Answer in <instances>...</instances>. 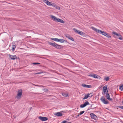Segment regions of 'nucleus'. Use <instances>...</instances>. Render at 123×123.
<instances>
[{
    "instance_id": "nucleus-1",
    "label": "nucleus",
    "mask_w": 123,
    "mask_h": 123,
    "mask_svg": "<svg viewBox=\"0 0 123 123\" xmlns=\"http://www.w3.org/2000/svg\"><path fill=\"white\" fill-rule=\"evenodd\" d=\"M91 28L93 30L101 34L108 38H110L111 37V36L109 35L108 33L104 31H102L94 27H92Z\"/></svg>"
},
{
    "instance_id": "nucleus-2",
    "label": "nucleus",
    "mask_w": 123,
    "mask_h": 123,
    "mask_svg": "<svg viewBox=\"0 0 123 123\" xmlns=\"http://www.w3.org/2000/svg\"><path fill=\"white\" fill-rule=\"evenodd\" d=\"M50 16L52 18V20L55 22H58L63 24L64 23H65L64 22L63 20L57 18L53 15H51Z\"/></svg>"
},
{
    "instance_id": "nucleus-3",
    "label": "nucleus",
    "mask_w": 123,
    "mask_h": 123,
    "mask_svg": "<svg viewBox=\"0 0 123 123\" xmlns=\"http://www.w3.org/2000/svg\"><path fill=\"white\" fill-rule=\"evenodd\" d=\"M22 94V92L21 90H19L16 98L18 99H20L21 98Z\"/></svg>"
},
{
    "instance_id": "nucleus-4",
    "label": "nucleus",
    "mask_w": 123,
    "mask_h": 123,
    "mask_svg": "<svg viewBox=\"0 0 123 123\" xmlns=\"http://www.w3.org/2000/svg\"><path fill=\"white\" fill-rule=\"evenodd\" d=\"M49 43L50 45L52 46L57 49H59L61 47V45H58L56 43H53L50 42Z\"/></svg>"
},
{
    "instance_id": "nucleus-5",
    "label": "nucleus",
    "mask_w": 123,
    "mask_h": 123,
    "mask_svg": "<svg viewBox=\"0 0 123 123\" xmlns=\"http://www.w3.org/2000/svg\"><path fill=\"white\" fill-rule=\"evenodd\" d=\"M101 101L104 104H108L109 102L107 100H106L103 96L102 97L100 98Z\"/></svg>"
},
{
    "instance_id": "nucleus-6",
    "label": "nucleus",
    "mask_w": 123,
    "mask_h": 123,
    "mask_svg": "<svg viewBox=\"0 0 123 123\" xmlns=\"http://www.w3.org/2000/svg\"><path fill=\"white\" fill-rule=\"evenodd\" d=\"M73 30L74 31L78 33L80 35H83V33L82 31H80L78 30H77L75 28L73 29Z\"/></svg>"
},
{
    "instance_id": "nucleus-7",
    "label": "nucleus",
    "mask_w": 123,
    "mask_h": 123,
    "mask_svg": "<svg viewBox=\"0 0 123 123\" xmlns=\"http://www.w3.org/2000/svg\"><path fill=\"white\" fill-rule=\"evenodd\" d=\"M38 118L42 121H45L48 120V118L47 117L41 116L39 117Z\"/></svg>"
},
{
    "instance_id": "nucleus-8",
    "label": "nucleus",
    "mask_w": 123,
    "mask_h": 123,
    "mask_svg": "<svg viewBox=\"0 0 123 123\" xmlns=\"http://www.w3.org/2000/svg\"><path fill=\"white\" fill-rule=\"evenodd\" d=\"M89 103L87 101L85 102L83 104H82L80 105V107L81 108H83L85 107L87 105H89Z\"/></svg>"
},
{
    "instance_id": "nucleus-9",
    "label": "nucleus",
    "mask_w": 123,
    "mask_h": 123,
    "mask_svg": "<svg viewBox=\"0 0 123 123\" xmlns=\"http://www.w3.org/2000/svg\"><path fill=\"white\" fill-rule=\"evenodd\" d=\"M106 98L109 101H111L112 99L110 98V95L108 93V91H107V92L106 94Z\"/></svg>"
},
{
    "instance_id": "nucleus-10",
    "label": "nucleus",
    "mask_w": 123,
    "mask_h": 123,
    "mask_svg": "<svg viewBox=\"0 0 123 123\" xmlns=\"http://www.w3.org/2000/svg\"><path fill=\"white\" fill-rule=\"evenodd\" d=\"M43 2H45L47 5L50 6L51 2H49L47 0H43Z\"/></svg>"
},
{
    "instance_id": "nucleus-11",
    "label": "nucleus",
    "mask_w": 123,
    "mask_h": 123,
    "mask_svg": "<svg viewBox=\"0 0 123 123\" xmlns=\"http://www.w3.org/2000/svg\"><path fill=\"white\" fill-rule=\"evenodd\" d=\"M9 57L12 60H14L17 58V57L16 55H10Z\"/></svg>"
},
{
    "instance_id": "nucleus-12",
    "label": "nucleus",
    "mask_w": 123,
    "mask_h": 123,
    "mask_svg": "<svg viewBox=\"0 0 123 123\" xmlns=\"http://www.w3.org/2000/svg\"><path fill=\"white\" fill-rule=\"evenodd\" d=\"M108 86L107 85H106L103 87V91L104 92V93L105 94L107 90V88Z\"/></svg>"
},
{
    "instance_id": "nucleus-13",
    "label": "nucleus",
    "mask_w": 123,
    "mask_h": 123,
    "mask_svg": "<svg viewBox=\"0 0 123 123\" xmlns=\"http://www.w3.org/2000/svg\"><path fill=\"white\" fill-rule=\"evenodd\" d=\"M91 118L93 119H96L97 118L96 116L93 113H91L90 114Z\"/></svg>"
},
{
    "instance_id": "nucleus-14",
    "label": "nucleus",
    "mask_w": 123,
    "mask_h": 123,
    "mask_svg": "<svg viewBox=\"0 0 123 123\" xmlns=\"http://www.w3.org/2000/svg\"><path fill=\"white\" fill-rule=\"evenodd\" d=\"M82 86L84 87L89 88H91L92 87L90 85H86L85 84H82Z\"/></svg>"
},
{
    "instance_id": "nucleus-15",
    "label": "nucleus",
    "mask_w": 123,
    "mask_h": 123,
    "mask_svg": "<svg viewBox=\"0 0 123 123\" xmlns=\"http://www.w3.org/2000/svg\"><path fill=\"white\" fill-rule=\"evenodd\" d=\"M91 76H92V77L95 78H100V76H98L96 74H93V75H92Z\"/></svg>"
},
{
    "instance_id": "nucleus-16",
    "label": "nucleus",
    "mask_w": 123,
    "mask_h": 123,
    "mask_svg": "<svg viewBox=\"0 0 123 123\" xmlns=\"http://www.w3.org/2000/svg\"><path fill=\"white\" fill-rule=\"evenodd\" d=\"M55 115L58 116H61L62 115V114L61 112H58L55 114Z\"/></svg>"
},
{
    "instance_id": "nucleus-17",
    "label": "nucleus",
    "mask_w": 123,
    "mask_h": 123,
    "mask_svg": "<svg viewBox=\"0 0 123 123\" xmlns=\"http://www.w3.org/2000/svg\"><path fill=\"white\" fill-rule=\"evenodd\" d=\"M65 40L61 39H58V42L62 43H64L65 42Z\"/></svg>"
},
{
    "instance_id": "nucleus-18",
    "label": "nucleus",
    "mask_w": 123,
    "mask_h": 123,
    "mask_svg": "<svg viewBox=\"0 0 123 123\" xmlns=\"http://www.w3.org/2000/svg\"><path fill=\"white\" fill-rule=\"evenodd\" d=\"M89 97L91 98L93 95V93H88V94Z\"/></svg>"
},
{
    "instance_id": "nucleus-19",
    "label": "nucleus",
    "mask_w": 123,
    "mask_h": 123,
    "mask_svg": "<svg viewBox=\"0 0 123 123\" xmlns=\"http://www.w3.org/2000/svg\"><path fill=\"white\" fill-rule=\"evenodd\" d=\"M113 34H114L115 35H116L118 37L119 36H120V34H118L117 33L115 32H113L112 33Z\"/></svg>"
},
{
    "instance_id": "nucleus-20",
    "label": "nucleus",
    "mask_w": 123,
    "mask_h": 123,
    "mask_svg": "<svg viewBox=\"0 0 123 123\" xmlns=\"http://www.w3.org/2000/svg\"><path fill=\"white\" fill-rule=\"evenodd\" d=\"M51 39L53 40H54L55 41L58 42V39L57 38H52Z\"/></svg>"
},
{
    "instance_id": "nucleus-21",
    "label": "nucleus",
    "mask_w": 123,
    "mask_h": 123,
    "mask_svg": "<svg viewBox=\"0 0 123 123\" xmlns=\"http://www.w3.org/2000/svg\"><path fill=\"white\" fill-rule=\"evenodd\" d=\"M89 97L88 94L87 95H85L84 98H83V99H87Z\"/></svg>"
},
{
    "instance_id": "nucleus-22",
    "label": "nucleus",
    "mask_w": 123,
    "mask_h": 123,
    "mask_svg": "<svg viewBox=\"0 0 123 123\" xmlns=\"http://www.w3.org/2000/svg\"><path fill=\"white\" fill-rule=\"evenodd\" d=\"M109 79V77H105L104 78V80L106 81H108Z\"/></svg>"
},
{
    "instance_id": "nucleus-23",
    "label": "nucleus",
    "mask_w": 123,
    "mask_h": 123,
    "mask_svg": "<svg viewBox=\"0 0 123 123\" xmlns=\"http://www.w3.org/2000/svg\"><path fill=\"white\" fill-rule=\"evenodd\" d=\"M56 5L54 3H52L51 2V5H50V6H53L55 7Z\"/></svg>"
},
{
    "instance_id": "nucleus-24",
    "label": "nucleus",
    "mask_w": 123,
    "mask_h": 123,
    "mask_svg": "<svg viewBox=\"0 0 123 123\" xmlns=\"http://www.w3.org/2000/svg\"><path fill=\"white\" fill-rule=\"evenodd\" d=\"M68 39H69L72 40V41H74V39L72 37H71L70 36H69V37L68 38Z\"/></svg>"
},
{
    "instance_id": "nucleus-25",
    "label": "nucleus",
    "mask_w": 123,
    "mask_h": 123,
    "mask_svg": "<svg viewBox=\"0 0 123 123\" xmlns=\"http://www.w3.org/2000/svg\"><path fill=\"white\" fill-rule=\"evenodd\" d=\"M118 37V38L120 40H122L123 39L122 37L121 36V35H120V36H119Z\"/></svg>"
},
{
    "instance_id": "nucleus-26",
    "label": "nucleus",
    "mask_w": 123,
    "mask_h": 123,
    "mask_svg": "<svg viewBox=\"0 0 123 123\" xmlns=\"http://www.w3.org/2000/svg\"><path fill=\"white\" fill-rule=\"evenodd\" d=\"M119 89L121 91L123 90V85H122L120 86Z\"/></svg>"
},
{
    "instance_id": "nucleus-27",
    "label": "nucleus",
    "mask_w": 123,
    "mask_h": 123,
    "mask_svg": "<svg viewBox=\"0 0 123 123\" xmlns=\"http://www.w3.org/2000/svg\"><path fill=\"white\" fill-rule=\"evenodd\" d=\"M62 95L63 96L67 97L68 96V94L67 93H63L62 94Z\"/></svg>"
},
{
    "instance_id": "nucleus-28",
    "label": "nucleus",
    "mask_w": 123,
    "mask_h": 123,
    "mask_svg": "<svg viewBox=\"0 0 123 123\" xmlns=\"http://www.w3.org/2000/svg\"><path fill=\"white\" fill-rule=\"evenodd\" d=\"M15 48H16L15 45H13V47H12V50L13 51H14V50L15 49Z\"/></svg>"
},
{
    "instance_id": "nucleus-29",
    "label": "nucleus",
    "mask_w": 123,
    "mask_h": 123,
    "mask_svg": "<svg viewBox=\"0 0 123 123\" xmlns=\"http://www.w3.org/2000/svg\"><path fill=\"white\" fill-rule=\"evenodd\" d=\"M55 8L56 9H57L58 10H60V8L59 6H55Z\"/></svg>"
},
{
    "instance_id": "nucleus-30",
    "label": "nucleus",
    "mask_w": 123,
    "mask_h": 123,
    "mask_svg": "<svg viewBox=\"0 0 123 123\" xmlns=\"http://www.w3.org/2000/svg\"><path fill=\"white\" fill-rule=\"evenodd\" d=\"M84 111L80 112L79 114V115H81L82 114H83V113H84Z\"/></svg>"
},
{
    "instance_id": "nucleus-31",
    "label": "nucleus",
    "mask_w": 123,
    "mask_h": 123,
    "mask_svg": "<svg viewBox=\"0 0 123 123\" xmlns=\"http://www.w3.org/2000/svg\"><path fill=\"white\" fill-rule=\"evenodd\" d=\"M61 123H71L70 122H68L67 123V121H62Z\"/></svg>"
},
{
    "instance_id": "nucleus-32",
    "label": "nucleus",
    "mask_w": 123,
    "mask_h": 123,
    "mask_svg": "<svg viewBox=\"0 0 123 123\" xmlns=\"http://www.w3.org/2000/svg\"><path fill=\"white\" fill-rule=\"evenodd\" d=\"M65 36L67 38H69V36H70L69 35H68V34H66V35H65Z\"/></svg>"
},
{
    "instance_id": "nucleus-33",
    "label": "nucleus",
    "mask_w": 123,
    "mask_h": 123,
    "mask_svg": "<svg viewBox=\"0 0 123 123\" xmlns=\"http://www.w3.org/2000/svg\"><path fill=\"white\" fill-rule=\"evenodd\" d=\"M65 36L67 38H69V36H70L69 35H68V34H66V35H65Z\"/></svg>"
},
{
    "instance_id": "nucleus-34",
    "label": "nucleus",
    "mask_w": 123,
    "mask_h": 123,
    "mask_svg": "<svg viewBox=\"0 0 123 123\" xmlns=\"http://www.w3.org/2000/svg\"><path fill=\"white\" fill-rule=\"evenodd\" d=\"M40 63H33V64L34 65H36L37 64H40Z\"/></svg>"
},
{
    "instance_id": "nucleus-35",
    "label": "nucleus",
    "mask_w": 123,
    "mask_h": 123,
    "mask_svg": "<svg viewBox=\"0 0 123 123\" xmlns=\"http://www.w3.org/2000/svg\"><path fill=\"white\" fill-rule=\"evenodd\" d=\"M119 108L123 109V106H120L118 107Z\"/></svg>"
},
{
    "instance_id": "nucleus-36",
    "label": "nucleus",
    "mask_w": 123,
    "mask_h": 123,
    "mask_svg": "<svg viewBox=\"0 0 123 123\" xmlns=\"http://www.w3.org/2000/svg\"><path fill=\"white\" fill-rule=\"evenodd\" d=\"M42 73V72H38V73H36L35 74H41Z\"/></svg>"
},
{
    "instance_id": "nucleus-37",
    "label": "nucleus",
    "mask_w": 123,
    "mask_h": 123,
    "mask_svg": "<svg viewBox=\"0 0 123 123\" xmlns=\"http://www.w3.org/2000/svg\"><path fill=\"white\" fill-rule=\"evenodd\" d=\"M34 85L35 86H37V85ZM39 86L41 87H44V86Z\"/></svg>"
},
{
    "instance_id": "nucleus-38",
    "label": "nucleus",
    "mask_w": 123,
    "mask_h": 123,
    "mask_svg": "<svg viewBox=\"0 0 123 123\" xmlns=\"http://www.w3.org/2000/svg\"><path fill=\"white\" fill-rule=\"evenodd\" d=\"M92 76V75H93V74H90L89 75V76H91V77H92V76Z\"/></svg>"
},
{
    "instance_id": "nucleus-39",
    "label": "nucleus",
    "mask_w": 123,
    "mask_h": 123,
    "mask_svg": "<svg viewBox=\"0 0 123 123\" xmlns=\"http://www.w3.org/2000/svg\"><path fill=\"white\" fill-rule=\"evenodd\" d=\"M80 115H79V114L77 116V117H79V116Z\"/></svg>"
},
{
    "instance_id": "nucleus-40",
    "label": "nucleus",
    "mask_w": 123,
    "mask_h": 123,
    "mask_svg": "<svg viewBox=\"0 0 123 123\" xmlns=\"http://www.w3.org/2000/svg\"><path fill=\"white\" fill-rule=\"evenodd\" d=\"M98 78L99 79H100V78H101V77H100V78Z\"/></svg>"
}]
</instances>
